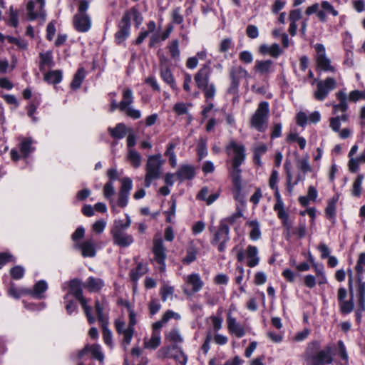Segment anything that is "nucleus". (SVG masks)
I'll use <instances>...</instances> for the list:
<instances>
[{
	"label": "nucleus",
	"instance_id": "20e7f679",
	"mask_svg": "<svg viewBox=\"0 0 365 365\" xmlns=\"http://www.w3.org/2000/svg\"><path fill=\"white\" fill-rule=\"evenodd\" d=\"M126 216V223L122 221H115L114 226L110 230L113 243L120 247H127L133 243V237L125 232L131 225L129 215Z\"/></svg>",
	"mask_w": 365,
	"mask_h": 365
},
{
	"label": "nucleus",
	"instance_id": "0e129e2a",
	"mask_svg": "<svg viewBox=\"0 0 365 365\" xmlns=\"http://www.w3.org/2000/svg\"><path fill=\"white\" fill-rule=\"evenodd\" d=\"M243 215L242 212L237 209V211L233 213L232 215L227 217V218L222 220L221 222H225L227 225V223L230 225H234L237 222V221L242 217Z\"/></svg>",
	"mask_w": 365,
	"mask_h": 365
},
{
	"label": "nucleus",
	"instance_id": "c756f323",
	"mask_svg": "<svg viewBox=\"0 0 365 365\" xmlns=\"http://www.w3.org/2000/svg\"><path fill=\"white\" fill-rule=\"evenodd\" d=\"M78 247L81 250L84 257H93L96 254L95 242L92 239L85 240Z\"/></svg>",
	"mask_w": 365,
	"mask_h": 365
},
{
	"label": "nucleus",
	"instance_id": "393cba45",
	"mask_svg": "<svg viewBox=\"0 0 365 365\" xmlns=\"http://www.w3.org/2000/svg\"><path fill=\"white\" fill-rule=\"evenodd\" d=\"M336 97L339 100V103L337 104H333V113L334 114L339 112L346 113L349 108L346 93L344 91H339L336 93Z\"/></svg>",
	"mask_w": 365,
	"mask_h": 365
},
{
	"label": "nucleus",
	"instance_id": "4468645a",
	"mask_svg": "<svg viewBox=\"0 0 365 365\" xmlns=\"http://www.w3.org/2000/svg\"><path fill=\"white\" fill-rule=\"evenodd\" d=\"M166 321H158L153 324V332L150 338L144 339V346L148 349H155L161 342L160 329Z\"/></svg>",
	"mask_w": 365,
	"mask_h": 365
},
{
	"label": "nucleus",
	"instance_id": "4c0bfd02",
	"mask_svg": "<svg viewBox=\"0 0 365 365\" xmlns=\"http://www.w3.org/2000/svg\"><path fill=\"white\" fill-rule=\"evenodd\" d=\"M125 16H127V19H128V24H130L131 19L133 20L136 28L139 27L143 19L142 14L135 7H133L130 9L125 11L123 15V17Z\"/></svg>",
	"mask_w": 365,
	"mask_h": 365
},
{
	"label": "nucleus",
	"instance_id": "a878e982",
	"mask_svg": "<svg viewBox=\"0 0 365 365\" xmlns=\"http://www.w3.org/2000/svg\"><path fill=\"white\" fill-rule=\"evenodd\" d=\"M91 352L92 356L100 361H103L104 359L103 354L101 351V346L98 344L92 346L87 345L81 351L78 352V357L82 358L87 353Z\"/></svg>",
	"mask_w": 365,
	"mask_h": 365
},
{
	"label": "nucleus",
	"instance_id": "f03ea898",
	"mask_svg": "<svg viewBox=\"0 0 365 365\" xmlns=\"http://www.w3.org/2000/svg\"><path fill=\"white\" fill-rule=\"evenodd\" d=\"M332 346H327L320 349L318 341H312L307 344L303 354L306 365H327L333 361Z\"/></svg>",
	"mask_w": 365,
	"mask_h": 365
},
{
	"label": "nucleus",
	"instance_id": "72a5a7b5",
	"mask_svg": "<svg viewBox=\"0 0 365 365\" xmlns=\"http://www.w3.org/2000/svg\"><path fill=\"white\" fill-rule=\"evenodd\" d=\"M48 284L44 280L38 281L34 286L33 289H30V293L32 297L38 299H43L44 297L43 293L47 290Z\"/></svg>",
	"mask_w": 365,
	"mask_h": 365
},
{
	"label": "nucleus",
	"instance_id": "338daca9",
	"mask_svg": "<svg viewBox=\"0 0 365 365\" xmlns=\"http://www.w3.org/2000/svg\"><path fill=\"white\" fill-rule=\"evenodd\" d=\"M63 304L68 314H71L72 313L76 312V303L71 298L63 299Z\"/></svg>",
	"mask_w": 365,
	"mask_h": 365
},
{
	"label": "nucleus",
	"instance_id": "6ab92c4d",
	"mask_svg": "<svg viewBox=\"0 0 365 365\" xmlns=\"http://www.w3.org/2000/svg\"><path fill=\"white\" fill-rule=\"evenodd\" d=\"M357 297L358 308L356 310L357 319L362 317L361 313L365 311V282L362 280L361 274H357Z\"/></svg>",
	"mask_w": 365,
	"mask_h": 365
},
{
	"label": "nucleus",
	"instance_id": "8fccbe9b",
	"mask_svg": "<svg viewBox=\"0 0 365 365\" xmlns=\"http://www.w3.org/2000/svg\"><path fill=\"white\" fill-rule=\"evenodd\" d=\"M165 339L173 344L181 343L183 341V339L178 330L175 329L165 333Z\"/></svg>",
	"mask_w": 365,
	"mask_h": 365
},
{
	"label": "nucleus",
	"instance_id": "423d86ee",
	"mask_svg": "<svg viewBox=\"0 0 365 365\" xmlns=\"http://www.w3.org/2000/svg\"><path fill=\"white\" fill-rule=\"evenodd\" d=\"M163 164L161 155H150L145 166L146 174L145 177V186H150L153 180H157L160 176V170Z\"/></svg>",
	"mask_w": 365,
	"mask_h": 365
},
{
	"label": "nucleus",
	"instance_id": "774afa93",
	"mask_svg": "<svg viewBox=\"0 0 365 365\" xmlns=\"http://www.w3.org/2000/svg\"><path fill=\"white\" fill-rule=\"evenodd\" d=\"M365 266V252H362L359 255L356 264V270L357 274H362L364 271V267Z\"/></svg>",
	"mask_w": 365,
	"mask_h": 365
},
{
	"label": "nucleus",
	"instance_id": "bf43d9fd",
	"mask_svg": "<svg viewBox=\"0 0 365 365\" xmlns=\"http://www.w3.org/2000/svg\"><path fill=\"white\" fill-rule=\"evenodd\" d=\"M234 46L232 39L231 38H226L221 41L219 45V51L225 53L230 48Z\"/></svg>",
	"mask_w": 365,
	"mask_h": 365
},
{
	"label": "nucleus",
	"instance_id": "f3484780",
	"mask_svg": "<svg viewBox=\"0 0 365 365\" xmlns=\"http://www.w3.org/2000/svg\"><path fill=\"white\" fill-rule=\"evenodd\" d=\"M92 309L93 312V319H95V317H97V319H107L109 312V305L105 298H96L94 307H92Z\"/></svg>",
	"mask_w": 365,
	"mask_h": 365
},
{
	"label": "nucleus",
	"instance_id": "c9c22d12",
	"mask_svg": "<svg viewBox=\"0 0 365 365\" xmlns=\"http://www.w3.org/2000/svg\"><path fill=\"white\" fill-rule=\"evenodd\" d=\"M352 272L350 271V274L349 276V287L351 292V299L349 301H342L339 302L340 309L342 313L348 314L350 313L354 307V304L352 302L353 299V289H352Z\"/></svg>",
	"mask_w": 365,
	"mask_h": 365
},
{
	"label": "nucleus",
	"instance_id": "f8f14e48",
	"mask_svg": "<svg viewBox=\"0 0 365 365\" xmlns=\"http://www.w3.org/2000/svg\"><path fill=\"white\" fill-rule=\"evenodd\" d=\"M314 48L317 52L316 62L317 66L326 72H335V68L331 66L330 59L326 55L325 47L322 43H316Z\"/></svg>",
	"mask_w": 365,
	"mask_h": 365
},
{
	"label": "nucleus",
	"instance_id": "6e6d98bb",
	"mask_svg": "<svg viewBox=\"0 0 365 365\" xmlns=\"http://www.w3.org/2000/svg\"><path fill=\"white\" fill-rule=\"evenodd\" d=\"M174 293L173 287L165 284L160 289V294L163 301H166L170 299H172Z\"/></svg>",
	"mask_w": 365,
	"mask_h": 365
},
{
	"label": "nucleus",
	"instance_id": "2f4dec72",
	"mask_svg": "<svg viewBox=\"0 0 365 365\" xmlns=\"http://www.w3.org/2000/svg\"><path fill=\"white\" fill-rule=\"evenodd\" d=\"M339 200V195H335L328 200L325 209L326 217L333 223L335 222L336 215V203Z\"/></svg>",
	"mask_w": 365,
	"mask_h": 365
},
{
	"label": "nucleus",
	"instance_id": "c85d7f7f",
	"mask_svg": "<svg viewBox=\"0 0 365 365\" xmlns=\"http://www.w3.org/2000/svg\"><path fill=\"white\" fill-rule=\"evenodd\" d=\"M39 70L42 73L45 72L46 68H51L54 66L51 51L41 52L39 53Z\"/></svg>",
	"mask_w": 365,
	"mask_h": 365
},
{
	"label": "nucleus",
	"instance_id": "680f3d73",
	"mask_svg": "<svg viewBox=\"0 0 365 365\" xmlns=\"http://www.w3.org/2000/svg\"><path fill=\"white\" fill-rule=\"evenodd\" d=\"M122 185L120 187V191L124 193H127L129 195L130 191L133 187V182L130 178H123L121 179Z\"/></svg>",
	"mask_w": 365,
	"mask_h": 365
},
{
	"label": "nucleus",
	"instance_id": "6e6552de",
	"mask_svg": "<svg viewBox=\"0 0 365 365\" xmlns=\"http://www.w3.org/2000/svg\"><path fill=\"white\" fill-rule=\"evenodd\" d=\"M248 72L242 66H232L230 70V85L227 89V93L237 95L239 91L240 81L242 78H248Z\"/></svg>",
	"mask_w": 365,
	"mask_h": 365
},
{
	"label": "nucleus",
	"instance_id": "9d476101",
	"mask_svg": "<svg viewBox=\"0 0 365 365\" xmlns=\"http://www.w3.org/2000/svg\"><path fill=\"white\" fill-rule=\"evenodd\" d=\"M204 286V282L197 273H192L185 277L183 292L187 296H192L198 292Z\"/></svg>",
	"mask_w": 365,
	"mask_h": 365
},
{
	"label": "nucleus",
	"instance_id": "ddd939ff",
	"mask_svg": "<svg viewBox=\"0 0 365 365\" xmlns=\"http://www.w3.org/2000/svg\"><path fill=\"white\" fill-rule=\"evenodd\" d=\"M158 354L160 358H173L181 365H185L187 363L185 354L175 346L163 347L158 351Z\"/></svg>",
	"mask_w": 365,
	"mask_h": 365
},
{
	"label": "nucleus",
	"instance_id": "4d7b16f0",
	"mask_svg": "<svg viewBox=\"0 0 365 365\" xmlns=\"http://www.w3.org/2000/svg\"><path fill=\"white\" fill-rule=\"evenodd\" d=\"M102 328H103V337L104 342L111 346H112V333L108 329V322L103 321Z\"/></svg>",
	"mask_w": 365,
	"mask_h": 365
},
{
	"label": "nucleus",
	"instance_id": "aec40b11",
	"mask_svg": "<svg viewBox=\"0 0 365 365\" xmlns=\"http://www.w3.org/2000/svg\"><path fill=\"white\" fill-rule=\"evenodd\" d=\"M211 73L210 67L208 64H205L202 67L195 73L194 80L197 87L199 89L205 88L209 85L210 76Z\"/></svg>",
	"mask_w": 365,
	"mask_h": 365
},
{
	"label": "nucleus",
	"instance_id": "cd10ccee",
	"mask_svg": "<svg viewBox=\"0 0 365 365\" xmlns=\"http://www.w3.org/2000/svg\"><path fill=\"white\" fill-rule=\"evenodd\" d=\"M246 257L247 259V265L250 267H255L259 262V257L258 256V249L256 246H247L246 250Z\"/></svg>",
	"mask_w": 365,
	"mask_h": 365
},
{
	"label": "nucleus",
	"instance_id": "5701e85b",
	"mask_svg": "<svg viewBox=\"0 0 365 365\" xmlns=\"http://www.w3.org/2000/svg\"><path fill=\"white\" fill-rule=\"evenodd\" d=\"M278 218L282 221V226L284 228V235L287 240H289L294 235L292 230L293 222L289 218V214L287 212L277 214Z\"/></svg>",
	"mask_w": 365,
	"mask_h": 365
},
{
	"label": "nucleus",
	"instance_id": "e433bc0d",
	"mask_svg": "<svg viewBox=\"0 0 365 365\" xmlns=\"http://www.w3.org/2000/svg\"><path fill=\"white\" fill-rule=\"evenodd\" d=\"M108 131L113 138L120 140L126 135L127 128L123 123H119L114 128L109 127Z\"/></svg>",
	"mask_w": 365,
	"mask_h": 365
},
{
	"label": "nucleus",
	"instance_id": "ea45409f",
	"mask_svg": "<svg viewBox=\"0 0 365 365\" xmlns=\"http://www.w3.org/2000/svg\"><path fill=\"white\" fill-rule=\"evenodd\" d=\"M29 293L30 289L17 287L14 284H10V287L8 289L9 295L14 299H19L23 296L29 295Z\"/></svg>",
	"mask_w": 365,
	"mask_h": 365
},
{
	"label": "nucleus",
	"instance_id": "9b49d317",
	"mask_svg": "<svg viewBox=\"0 0 365 365\" xmlns=\"http://www.w3.org/2000/svg\"><path fill=\"white\" fill-rule=\"evenodd\" d=\"M136 321H115V329L118 334L123 336L124 345L130 344L133 336Z\"/></svg>",
	"mask_w": 365,
	"mask_h": 365
},
{
	"label": "nucleus",
	"instance_id": "3c124183",
	"mask_svg": "<svg viewBox=\"0 0 365 365\" xmlns=\"http://www.w3.org/2000/svg\"><path fill=\"white\" fill-rule=\"evenodd\" d=\"M168 48L172 58L178 60L180 58L179 41L178 39L173 40L168 46Z\"/></svg>",
	"mask_w": 365,
	"mask_h": 365
},
{
	"label": "nucleus",
	"instance_id": "79ce46f5",
	"mask_svg": "<svg viewBox=\"0 0 365 365\" xmlns=\"http://www.w3.org/2000/svg\"><path fill=\"white\" fill-rule=\"evenodd\" d=\"M133 91L130 88H125L123 91V100L120 102V110H125L133 103Z\"/></svg>",
	"mask_w": 365,
	"mask_h": 365
},
{
	"label": "nucleus",
	"instance_id": "a19ab883",
	"mask_svg": "<svg viewBox=\"0 0 365 365\" xmlns=\"http://www.w3.org/2000/svg\"><path fill=\"white\" fill-rule=\"evenodd\" d=\"M148 272L147 266L141 262L138 263L135 269L130 272V279L136 282L140 277L144 275Z\"/></svg>",
	"mask_w": 365,
	"mask_h": 365
},
{
	"label": "nucleus",
	"instance_id": "dca6fc26",
	"mask_svg": "<svg viewBox=\"0 0 365 365\" xmlns=\"http://www.w3.org/2000/svg\"><path fill=\"white\" fill-rule=\"evenodd\" d=\"M128 17H123L118 24V31L115 34V42L122 44L130 36L131 24H128Z\"/></svg>",
	"mask_w": 365,
	"mask_h": 365
},
{
	"label": "nucleus",
	"instance_id": "473e14b6",
	"mask_svg": "<svg viewBox=\"0 0 365 365\" xmlns=\"http://www.w3.org/2000/svg\"><path fill=\"white\" fill-rule=\"evenodd\" d=\"M199 252L198 247L192 242L186 248V255L182 258V262L184 264H190L196 260Z\"/></svg>",
	"mask_w": 365,
	"mask_h": 365
},
{
	"label": "nucleus",
	"instance_id": "de8ad7c7",
	"mask_svg": "<svg viewBox=\"0 0 365 365\" xmlns=\"http://www.w3.org/2000/svg\"><path fill=\"white\" fill-rule=\"evenodd\" d=\"M247 224L251 227L250 232V237L252 240H257L261 237V231L259 228V223L257 220H252L247 222Z\"/></svg>",
	"mask_w": 365,
	"mask_h": 365
},
{
	"label": "nucleus",
	"instance_id": "1a4fd4ad",
	"mask_svg": "<svg viewBox=\"0 0 365 365\" xmlns=\"http://www.w3.org/2000/svg\"><path fill=\"white\" fill-rule=\"evenodd\" d=\"M230 228L225 222H220L218 230L215 232L211 240L213 246H217V250L223 252L226 250V244L230 240Z\"/></svg>",
	"mask_w": 365,
	"mask_h": 365
},
{
	"label": "nucleus",
	"instance_id": "f704fd0d",
	"mask_svg": "<svg viewBox=\"0 0 365 365\" xmlns=\"http://www.w3.org/2000/svg\"><path fill=\"white\" fill-rule=\"evenodd\" d=\"M43 73V80L48 84L56 85L62 81L63 72L61 70H51Z\"/></svg>",
	"mask_w": 365,
	"mask_h": 365
},
{
	"label": "nucleus",
	"instance_id": "49530a36",
	"mask_svg": "<svg viewBox=\"0 0 365 365\" xmlns=\"http://www.w3.org/2000/svg\"><path fill=\"white\" fill-rule=\"evenodd\" d=\"M274 191V195L276 200V203L274 205V210L277 212V214L282 213L286 212L284 210V204L283 202L282 198L279 191L278 187L272 188Z\"/></svg>",
	"mask_w": 365,
	"mask_h": 365
},
{
	"label": "nucleus",
	"instance_id": "a211bd4d",
	"mask_svg": "<svg viewBox=\"0 0 365 365\" xmlns=\"http://www.w3.org/2000/svg\"><path fill=\"white\" fill-rule=\"evenodd\" d=\"M73 23L75 29L81 33L88 31L91 27V19L88 14H76Z\"/></svg>",
	"mask_w": 365,
	"mask_h": 365
},
{
	"label": "nucleus",
	"instance_id": "69168bd1",
	"mask_svg": "<svg viewBox=\"0 0 365 365\" xmlns=\"http://www.w3.org/2000/svg\"><path fill=\"white\" fill-rule=\"evenodd\" d=\"M321 7L325 11L326 14H330L334 16H336L339 12L334 8V6L327 1H323L321 3Z\"/></svg>",
	"mask_w": 365,
	"mask_h": 365
},
{
	"label": "nucleus",
	"instance_id": "7ed1b4c3",
	"mask_svg": "<svg viewBox=\"0 0 365 365\" xmlns=\"http://www.w3.org/2000/svg\"><path fill=\"white\" fill-rule=\"evenodd\" d=\"M68 289L63 297V299H68L73 296L81 304V308L87 319H93V312L92 307L89 304L90 299L83 296V284L80 279L75 278L69 280L68 282Z\"/></svg>",
	"mask_w": 365,
	"mask_h": 365
},
{
	"label": "nucleus",
	"instance_id": "2eb2a0df",
	"mask_svg": "<svg viewBox=\"0 0 365 365\" xmlns=\"http://www.w3.org/2000/svg\"><path fill=\"white\" fill-rule=\"evenodd\" d=\"M153 252L155 262L160 265V271L164 272L165 269V261L166 259V253L163 241L161 238L154 239Z\"/></svg>",
	"mask_w": 365,
	"mask_h": 365
},
{
	"label": "nucleus",
	"instance_id": "603ef678",
	"mask_svg": "<svg viewBox=\"0 0 365 365\" xmlns=\"http://www.w3.org/2000/svg\"><path fill=\"white\" fill-rule=\"evenodd\" d=\"M115 194L113 183L111 181L106 182L103 187L104 197L113 204V196Z\"/></svg>",
	"mask_w": 365,
	"mask_h": 365
},
{
	"label": "nucleus",
	"instance_id": "e2e57ef3",
	"mask_svg": "<svg viewBox=\"0 0 365 365\" xmlns=\"http://www.w3.org/2000/svg\"><path fill=\"white\" fill-rule=\"evenodd\" d=\"M120 111L124 112L127 116L135 120L139 119L141 117L140 111L131 106H128L125 110H121Z\"/></svg>",
	"mask_w": 365,
	"mask_h": 365
},
{
	"label": "nucleus",
	"instance_id": "b1692460",
	"mask_svg": "<svg viewBox=\"0 0 365 365\" xmlns=\"http://www.w3.org/2000/svg\"><path fill=\"white\" fill-rule=\"evenodd\" d=\"M104 286L105 282L102 279L94 277H89L83 284L84 288L90 292H99Z\"/></svg>",
	"mask_w": 365,
	"mask_h": 365
},
{
	"label": "nucleus",
	"instance_id": "0eeeda50",
	"mask_svg": "<svg viewBox=\"0 0 365 365\" xmlns=\"http://www.w3.org/2000/svg\"><path fill=\"white\" fill-rule=\"evenodd\" d=\"M316 83L317 89L313 93L314 98L319 101H323L329 93L336 88V81L332 77L324 80L314 79L312 84Z\"/></svg>",
	"mask_w": 365,
	"mask_h": 365
},
{
	"label": "nucleus",
	"instance_id": "7c9ffc66",
	"mask_svg": "<svg viewBox=\"0 0 365 365\" xmlns=\"http://www.w3.org/2000/svg\"><path fill=\"white\" fill-rule=\"evenodd\" d=\"M160 75L163 81L168 84L173 90H178L174 76L168 66L160 67Z\"/></svg>",
	"mask_w": 365,
	"mask_h": 365
},
{
	"label": "nucleus",
	"instance_id": "37998d69",
	"mask_svg": "<svg viewBox=\"0 0 365 365\" xmlns=\"http://www.w3.org/2000/svg\"><path fill=\"white\" fill-rule=\"evenodd\" d=\"M127 160L133 168H138L141 165L142 156L135 150H128Z\"/></svg>",
	"mask_w": 365,
	"mask_h": 365
},
{
	"label": "nucleus",
	"instance_id": "052dcab7",
	"mask_svg": "<svg viewBox=\"0 0 365 365\" xmlns=\"http://www.w3.org/2000/svg\"><path fill=\"white\" fill-rule=\"evenodd\" d=\"M201 90L204 92L206 101H207L210 99L214 98L216 93V89L213 83L209 84L205 88H203Z\"/></svg>",
	"mask_w": 365,
	"mask_h": 365
},
{
	"label": "nucleus",
	"instance_id": "4be33fe9",
	"mask_svg": "<svg viewBox=\"0 0 365 365\" xmlns=\"http://www.w3.org/2000/svg\"><path fill=\"white\" fill-rule=\"evenodd\" d=\"M254 70L261 76H268L273 72V61L272 60H257Z\"/></svg>",
	"mask_w": 365,
	"mask_h": 365
},
{
	"label": "nucleus",
	"instance_id": "412c9836",
	"mask_svg": "<svg viewBox=\"0 0 365 365\" xmlns=\"http://www.w3.org/2000/svg\"><path fill=\"white\" fill-rule=\"evenodd\" d=\"M227 328L230 334L237 337H243L247 331L248 327L240 321H228Z\"/></svg>",
	"mask_w": 365,
	"mask_h": 365
},
{
	"label": "nucleus",
	"instance_id": "bb28decb",
	"mask_svg": "<svg viewBox=\"0 0 365 365\" xmlns=\"http://www.w3.org/2000/svg\"><path fill=\"white\" fill-rule=\"evenodd\" d=\"M195 175V168L190 165H182L175 173V176L179 180H191Z\"/></svg>",
	"mask_w": 365,
	"mask_h": 365
},
{
	"label": "nucleus",
	"instance_id": "39448f33",
	"mask_svg": "<svg viewBox=\"0 0 365 365\" xmlns=\"http://www.w3.org/2000/svg\"><path fill=\"white\" fill-rule=\"evenodd\" d=\"M269 108L267 101L258 104L257 110L250 120V126L259 132H263L267 128L269 120Z\"/></svg>",
	"mask_w": 365,
	"mask_h": 365
},
{
	"label": "nucleus",
	"instance_id": "a18cd8bd",
	"mask_svg": "<svg viewBox=\"0 0 365 365\" xmlns=\"http://www.w3.org/2000/svg\"><path fill=\"white\" fill-rule=\"evenodd\" d=\"M35 4L34 1H30L26 6L28 19L31 21L35 20L38 16H43L45 15L38 8L36 11H34Z\"/></svg>",
	"mask_w": 365,
	"mask_h": 365
},
{
	"label": "nucleus",
	"instance_id": "09e8293b",
	"mask_svg": "<svg viewBox=\"0 0 365 365\" xmlns=\"http://www.w3.org/2000/svg\"><path fill=\"white\" fill-rule=\"evenodd\" d=\"M364 180V175L362 174H359L354 181L352 189H351V195L354 197H359L361 195L362 190V182Z\"/></svg>",
	"mask_w": 365,
	"mask_h": 365
},
{
	"label": "nucleus",
	"instance_id": "c03bdc74",
	"mask_svg": "<svg viewBox=\"0 0 365 365\" xmlns=\"http://www.w3.org/2000/svg\"><path fill=\"white\" fill-rule=\"evenodd\" d=\"M85 69L83 68H80L78 69L71 83V87L72 89L76 90L81 87L85 78Z\"/></svg>",
	"mask_w": 365,
	"mask_h": 365
},
{
	"label": "nucleus",
	"instance_id": "58836bf2",
	"mask_svg": "<svg viewBox=\"0 0 365 365\" xmlns=\"http://www.w3.org/2000/svg\"><path fill=\"white\" fill-rule=\"evenodd\" d=\"M33 140L31 138H24L19 145V150L24 158H26L30 153L34 150V148L32 146Z\"/></svg>",
	"mask_w": 365,
	"mask_h": 365
},
{
	"label": "nucleus",
	"instance_id": "864d4df0",
	"mask_svg": "<svg viewBox=\"0 0 365 365\" xmlns=\"http://www.w3.org/2000/svg\"><path fill=\"white\" fill-rule=\"evenodd\" d=\"M9 25L16 28L19 25V12L14 9L13 6L9 8V17L8 21Z\"/></svg>",
	"mask_w": 365,
	"mask_h": 365
},
{
	"label": "nucleus",
	"instance_id": "5fc2aeb1",
	"mask_svg": "<svg viewBox=\"0 0 365 365\" xmlns=\"http://www.w3.org/2000/svg\"><path fill=\"white\" fill-rule=\"evenodd\" d=\"M197 155L199 157V160H202L207 155V140L200 138L197 146Z\"/></svg>",
	"mask_w": 365,
	"mask_h": 365
},
{
	"label": "nucleus",
	"instance_id": "13d9d810",
	"mask_svg": "<svg viewBox=\"0 0 365 365\" xmlns=\"http://www.w3.org/2000/svg\"><path fill=\"white\" fill-rule=\"evenodd\" d=\"M25 273L24 268L21 265H17L10 269V275L14 279H21L24 277Z\"/></svg>",
	"mask_w": 365,
	"mask_h": 365
},
{
	"label": "nucleus",
	"instance_id": "f257e3e1",
	"mask_svg": "<svg viewBox=\"0 0 365 365\" xmlns=\"http://www.w3.org/2000/svg\"><path fill=\"white\" fill-rule=\"evenodd\" d=\"M225 151L228 156L226 164L229 165L228 170L232 178L235 190L240 192L242 190V169L240 166L246 158L245 146L240 143L232 140L225 147Z\"/></svg>",
	"mask_w": 365,
	"mask_h": 365
}]
</instances>
